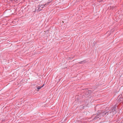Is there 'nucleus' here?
I'll use <instances>...</instances> for the list:
<instances>
[{
  "label": "nucleus",
  "instance_id": "1",
  "mask_svg": "<svg viewBox=\"0 0 123 123\" xmlns=\"http://www.w3.org/2000/svg\"><path fill=\"white\" fill-rule=\"evenodd\" d=\"M50 2H48L47 3L45 4L44 5H39V8H38V10L39 11H41L42 9V8H43L44 6H46L47 5H49V4L50 3Z\"/></svg>",
  "mask_w": 123,
  "mask_h": 123
},
{
  "label": "nucleus",
  "instance_id": "2",
  "mask_svg": "<svg viewBox=\"0 0 123 123\" xmlns=\"http://www.w3.org/2000/svg\"><path fill=\"white\" fill-rule=\"evenodd\" d=\"M109 111H99L98 113L100 114L103 116H104L108 114Z\"/></svg>",
  "mask_w": 123,
  "mask_h": 123
},
{
  "label": "nucleus",
  "instance_id": "3",
  "mask_svg": "<svg viewBox=\"0 0 123 123\" xmlns=\"http://www.w3.org/2000/svg\"><path fill=\"white\" fill-rule=\"evenodd\" d=\"M44 84L42 86H37V91H38L39 89H40L42 87L44 86Z\"/></svg>",
  "mask_w": 123,
  "mask_h": 123
},
{
  "label": "nucleus",
  "instance_id": "4",
  "mask_svg": "<svg viewBox=\"0 0 123 123\" xmlns=\"http://www.w3.org/2000/svg\"><path fill=\"white\" fill-rule=\"evenodd\" d=\"M98 112L97 114V115H96V116L95 117V119L97 118H99L100 116V115H101L100 114H99L98 113Z\"/></svg>",
  "mask_w": 123,
  "mask_h": 123
},
{
  "label": "nucleus",
  "instance_id": "5",
  "mask_svg": "<svg viewBox=\"0 0 123 123\" xmlns=\"http://www.w3.org/2000/svg\"><path fill=\"white\" fill-rule=\"evenodd\" d=\"M85 61H81L80 62H79V63H80V64H82V63L83 62H85Z\"/></svg>",
  "mask_w": 123,
  "mask_h": 123
},
{
  "label": "nucleus",
  "instance_id": "6",
  "mask_svg": "<svg viewBox=\"0 0 123 123\" xmlns=\"http://www.w3.org/2000/svg\"><path fill=\"white\" fill-rule=\"evenodd\" d=\"M122 98H119V100H118V101L119 100L120 101L122 100Z\"/></svg>",
  "mask_w": 123,
  "mask_h": 123
}]
</instances>
